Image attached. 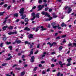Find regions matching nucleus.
Returning a JSON list of instances; mask_svg holds the SVG:
<instances>
[{"instance_id": "1", "label": "nucleus", "mask_w": 76, "mask_h": 76, "mask_svg": "<svg viewBox=\"0 0 76 76\" xmlns=\"http://www.w3.org/2000/svg\"><path fill=\"white\" fill-rule=\"evenodd\" d=\"M17 34V31L15 32H10L8 33V35H13V34Z\"/></svg>"}, {"instance_id": "2", "label": "nucleus", "mask_w": 76, "mask_h": 76, "mask_svg": "<svg viewBox=\"0 0 76 76\" xmlns=\"http://www.w3.org/2000/svg\"><path fill=\"white\" fill-rule=\"evenodd\" d=\"M24 8H21L20 10V11L19 12V13L20 14H23L24 13Z\"/></svg>"}, {"instance_id": "3", "label": "nucleus", "mask_w": 76, "mask_h": 76, "mask_svg": "<svg viewBox=\"0 0 76 76\" xmlns=\"http://www.w3.org/2000/svg\"><path fill=\"white\" fill-rule=\"evenodd\" d=\"M72 11V10L71 9L70 7H69L67 10V13H68V14L70 13Z\"/></svg>"}, {"instance_id": "4", "label": "nucleus", "mask_w": 76, "mask_h": 76, "mask_svg": "<svg viewBox=\"0 0 76 76\" xmlns=\"http://www.w3.org/2000/svg\"><path fill=\"white\" fill-rule=\"evenodd\" d=\"M44 8V5H39L38 6V8H39V10H41L42 8Z\"/></svg>"}, {"instance_id": "5", "label": "nucleus", "mask_w": 76, "mask_h": 76, "mask_svg": "<svg viewBox=\"0 0 76 76\" xmlns=\"http://www.w3.org/2000/svg\"><path fill=\"white\" fill-rule=\"evenodd\" d=\"M42 15H48V13H47V12L44 11H42Z\"/></svg>"}, {"instance_id": "6", "label": "nucleus", "mask_w": 76, "mask_h": 76, "mask_svg": "<svg viewBox=\"0 0 76 76\" xmlns=\"http://www.w3.org/2000/svg\"><path fill=\"white\" fill-rule=\"evenodd\" d=\"M53 18L52 17H50V18H49V19L48 18H45V21H50Z\"/></svg>"}, {"instance_id": "7", "label": "nucleus", "mask_w": 76, "mask_h": 76, "mask_svg": "<svg viewBox=\"0 0 76 76\" xmlns=\"http://www.w3.org/2000/svg\"><path fill=\"white\" fill-rule=\"evenodd\" d=\"M33 35H32V34H30L28 35V37L29 38V39H31L32 38H33Z\"/></svg>"}, {"instance_id": "8", "label": "nucleus", "mask_w": 76, "mask_h": 76, "mask_svg": "<svg viewBox=\"0 0 76 76\" xmlns=\"http://www.w3.org/2000/svg\"><path fill=\"white\" fill-rule=\"evenodd\" d=\"M8 27V26H4L2 28V29L3 31H5L6 29V28Z\"/></svg>"}, {"instance_id": "9", "label": "nucleus", "mask_w": 76, "mask_h": 76, "mask_svg": "<svg viewBox=\"0 0 76 76\" xmlns=\"http://www.w3.org/2000/svg\"><path fill=\"white\" fill-rule=\"evenodd\" d=\"M61 26H62V27H64V26H65V27H66V24H64V23L63 22L62 23V24H61Z\"/></svg>"}, {"instance_id": "10", "label": "nucleus", "mask_w": 76, "mask_h": 76, "mask_svg": "<svg viewBox=\"0 0 76 76\" xmlns=\"http://www.w3.org/2000/svg\"><path fill=\"white\" fill-rule=\"evenodd\" d=\"M35 59V57L34 56H32L31 58V62H34V59Z\"/></svg>"}, {"instance_id": "11", "label": "nucleus", "mask_w": 76, "mask_h": 76, "mask_svg": "<svg viewBox=\"0 0 76 76\" xmlns=\"http://www.w3.org/2000/svg\"><path fill=\"white\" fill-rule=\"evenodd\" d=\"M72 58H70L69 59H67V61L68 62V63H70L71 62V61H72Z\"/></svg>"}, {"instance_id": "12", "label": "nucleus", "mask_w": 76, "mask_h": 76, "mask_svg": "<svg viewBox=\"0 0 76 76\" xmlns=\"http://www.w3.org/2000/svg\"><path fill=\"white\" fill-rule=\"evenodd\" d=\"M12 58V56H11L9 58H7L6 59V60H7V61L8 60H10V59H11V58Z\"/></svg>"}, {"instance_id": "13", "label": "nucleus", "mask_w": 76, "mask_h": 76, "mask_svg": "<svg viewBox=\"0 0 76 76\" xmlns=\"http://www.w3.org/2000/svg\"><path fill=\"white\" fill-rule=\"evenodd\" d=\"M25 31H30V28H28V27H26L24 28Z\"/></svg>"}, {"instance_id": "14", "label": "nucleus", "mask_w": 76, "mask_h": 76, "mask_svg": "<svg viewBox=\"0 0 76 76\" xmlns=\"http://www.w3.org/2000/svg\"><path fill=\"white\" fill-rule=\"evenodd\" d=\"M40 28H41L42 29L41 30V31H44L45 30H46V29H47L46 28H44V26H41L40 27Z\"/></svg>"}, {"instance_id": "15", "label": "nucleus", "mask_w": 76, "mask_h": 76, "mask_svg": "<svg viewBox=\"0 0 76 76\" xmlns=\"http://www.w3.org/2000/svg\"><path fill=\"white\" fill-rule=\"evenodd\" d=\"M25 71L23 72H21V73L20 76H23L25 75Z\"/></svg>"}, {"instance_id": "16", "label": "nucleus", "mask_w": 76, "mask_h": 76, "mask_svg": "<svg viewBox=\"0 0 76 76\" xmlns=\"http://www.w3.org/2000/svg\"><path fill=\"white\" fill-rule=\"evenodd\" d=\"M15 42L17 43V44H20L21 42V41L20 40H17L15 41Z\"/></svg>"}, {"instance_id": "17", "label": "nucleus", "mask_w": 76, "mask_h": 76, "mask_svg": "<svg viewBox=\"0 0 76 76\" xmlns=\"http://www.w3.org/2000/svg\"><path fill=\"white\" fill-rule=\"evenodd\" d=\"M59 26H60L58 24V26H53V28H54V29H56V28H57V27H59Z\"/></svg>"}, {"instance_id": "18", "label": "nucleus", "mask_w": 76, "mask_h": 76, "mask_svg": "<svg viewBox=\"0 0 76 76\" xmlns=\"http://www.w3.org/2000/svg\"><path fill=\"white\" fill-rule=\"evenodd\" d=\"M39 16V13H37V14L36 15V17L37 18H38Z\"/></svg>"}, {"instance_id": "19", "label": "nucleus", "mask_w": 76, "mask_h": 76, "mask_svg": "<svg viewBox=\"0 0 76 76\" xmlns=\"http://www.w3.org/2000/svg\"><path fill=\"white\" fill-rule=\"evenodd\" d=\"M8 29H12L13 28V26H11L10 27H8L7 28Z\"/></svg>"}, {"instance_id": "20", "label": "nucleus", "mask_w": 76, "mask_h": 76, "mask_svg": "<svg viewBox=\"0 0 76 76\" xmlns=\"http://www.w3.org/2000/svg\"><path fill=\"white\" fill-rule=\"evenodd\" d=\"M63 49V46H61L59 47L58 50L59 51H61V50Z\"/></svg>"}, {"instance_id": "21", "label": "nucleus", "mask_w": 76, "mask_h": 76, "mask_svg": "<svg viewBox=\"0 0 76 76\" xmlns=\"http://www.w3.org/2000/svg\"><path fill=\"white\" fill-rule=\"evenodd\" d=\"M14 16L15 17H18V14L16 13L14 14Z\"/></svg>"}, {"instance_id": "22", "label": "nucleus", "mask_w": 76, "mask_h": 76, "mask_svg": "<svg viewBox=\"0 0 76 76\" xmlns=\"http://www.w3.org/2000/svg\"><path fill=\"white\" fill-rule=\"evenodd\" d=\"M5 44H7V45H9V44H11V42H5Z\"/></svg>"}, {"instance_id": "23", "label": "nucleus", "mask_w": 76, "mask_h": 76, "mask_svg": "<svg viewBox=\"0 0 76 76\" xmlns=\"http://www.w3.org/2000/svg\"><path fill=\"white\" fill-rule=\"evenodd\" d=\"M25 18H26V15H23L22 16L21 19H23Z\"/></svg>"}, {"instance_id": "24", "label": "nucleus", "mask_w": 76, "mask_h": 76, "mask_svg": "<svg viewBox=\"0 0 76 76\" xmlns=\"http://www.w3.org/2000/svg\"><path fill=\"white\" fill-rule=\"evenodd\" d=\"M5 13V12H3L2 13L0 12V16H3V14Z\"/></svg>"}, {"instance_id": "25", "label": "nucleus", "mask_w": 76, "mask_h": 76, "mask_svg": "<svg viewBox=\"0 0 76 76\" xmlns=\"http://www.w3.org/2000/svg\"><path fill=\"white\" fill-rule=\"evenodd\" d=\"M31 15L33 16V17H35V14L34 12H33L31 14Z\"/></svg>"}, {"instance_id": "26", "label": "nucleus", "mask_w": 76, "mask_h": 76, "mask_svg": "<svg viewBox=\"0 0 76 76\" xmlns=\"http://www.w3.org/2000/svg\"><path fill=\"white\" fill-rule=\"evenodd\" d=\"M53 45H57V43L56 42H53V43L51 44V46H52Z\"/></svg>"}, {"instance_id": "27", "label": "nucleus", "mask_w": 76, "mask_h": 76, "mask_svg": "<svg viewBox=\"0 0 76 76\" xmlns=\"http://www.w3.org/2000/svg\"><path fill=\"white\" fill-rule=\"evenodd\" d=\"M25 22H28L29 21V19L28 18H25Z\"/></svg>"}, {"instance_id": "28", "label": "nucleus", "mask_w": 76, "mask_h": 76, "mask_svg": "<svg viewBox=\"0 0 76 76\" xmlns=\"http://www.w3.org/2000/svg\"><path fill=\"white\" fill-rule=\"evenodd\" d=\"M2 39L3 41H6L7 40V38H6V37H4Z\"/></svg>"}, {"instance_id": "29", "label": "nucleus", "mask_w": 76, "mask_h": 76, "mask_svg": "<svg viewBox=\"0 0 76 76\" xmlns=\"http://www.w3.org/2000/svg\"><path fill=\"white\" fill-rule=\"evenodd\" d=\"M57 24L55 22H53L51 24V25H52V26H54V25H56Z\"/></svg>"}, {"instance_id": "30", "label": "nucleus", "mask_w": 76, "mask_h": 76, "mask_svg": "<svg viewBox=\"0 0 76 76\" xmlns=\"http://www.w3.org/2000/svg\"><path fill=\"white\" fill-rule=\"evenodd\" d=\"M7 63H4L2 64V66H6L7 65Z\"/></svg>"}, {"instance_id": "31", "label": "nucleus", "mask_w": 76, "mask_h": 76, "mask_svg": "<svg viewBox=\"0 0 76 76\" xmlns=\"http://www.w3.org/2000/svg\"><path fill=\"white\" fill-rule=\"evenodd\" d=\"M25 44H28L29 45L31 44V43H28V41H26L25 42Z\"/></svg>"}, {"instance_id": "32", "label": "nucleus", "mask_w": 76, "mask_h": 76, "mask_svg": "<svg viewBox=\"0 0 76 76\" xmlns=\"http://www.w3.org/2000/svg\"><path fill=\"white\" fill-rule=\"evenodd\" d=\"M10 49V50H12V46H9V47H8Z\"/></svg>"}, {"instance_id": "33", "label": "nucleus", "mask_w": 76, "mask_h": 76, "mask_svg": "<svg viewBox=\"0 0 76 76\" xmlns=\"http://www.w3.org/2000/svg\"><path fill=\"white\" fill-rule=\"evenodd\" d=\"M38 69V67H35L34 68L33 70L34 71H36L37 70V69Z\"/></svg>"}, {"instance_id": "34", "label": "nucleus", "mask_w": 76, "mask_h": 76, "mask_svg": "<svg viewBox=\"0 0 76 76\" xmlns=\"http://www.w3.org/2000/svg\"><path fill=\"white\" fill-rule=\"evenodd\" d=\"M33 50L34 49H31V51H30V54H33Z\"/></svg>"}, {"instance_id": "35", "label": "nucleus", "mask_w": 76, "mask_h": 76, "mask_svg": "<svg viewBox=\"0 0 76 76\" xmlns=\"http://www.w3.org/2000/svg\"><path fill=\"white\" fill-rule=\"evenodd\" d=\"M71 64L70 63L67 64H66V66L68 67L69 66H71Z\"/></svg>"}, {"instance_id": "36", "label": "nucleus", "mask_w": 76, "mask_h": 76, "mask_svg": "<svg viewBox=\"0 0 76 76\" xmlns=\"http://www.w3.org/2000/svg\"><path fill=\"white\" fill-rule=\"evenodd\" d=\"M39 27H37L36 29V32H37V31H38V30H39Z\"/></svg>"}, {"instance_id": "37", "label": "nucleus", "mask_w": 76, "mask_h": 76, "mask_svg": "<svg viewBox=\"0 0 76 76\" xmlns=\"http://www.w3.org/2000/svg\"><path fill=\"white\" fill-rule=\"evenodd\" d=\"M61 74L60 72H58L57 74V76H60V75Z\"/></svg>"}, {"instance_id": "38", "label": "nucleus", "mask_w": 76, "mask_h": 76, "mask_svg": "<svg viewBox=\"0 0 76 76\" xmlns=\"http://www.w3.org/2000/svg\"><path fill=\"white\" fill-rule=\"evenodd\" d=\"M47 44H48L49 45H50V47H51V42H48L47 43Z\"/></svg>"}, {"instance_id": "39", "label": "nucleus", "mask_w": 76, "mask_h": 76, "mask_svg": "<svg viewBox=\"0 0 76 76\" xmlns=\"http://www.w3.org/2000/svg\"><path fill=\"white\" fill-rule=\"evenodd\" d=\"M3 43H1L0 44V47H3Z\"/></svg>"}, {"instance_id": "40", "label": "nucleus", "mask_w": 76, "mask_h": 76, "mask_svg": "<svg viewBox=\"0 0 76 76\" xmlns=\"http://www.w3.org/2000/svg\"><path fill=\"white\" fill-rule=\"evenodd\" d=\"M20 69V68H15V70H19Z\"/></svg>"}, {"instance_id": "41", "label": "nucleus", "mask_w": 76, "mask_h": 76, "mask_svg": "<svg viewBox=\"0 0 76 76\" xmlns=\"http://www.w3.org/2000/svg\"><path fill=\"white\" fill-rule=\"evenodd\" d=\"M38 2L39 3H41L42 2V1L41 0H39Z\"/></svg>"}, {"instance_id": "42", "label": "nucleus", "mask_w": 76, "mask_h": 76, "mask_svg": "<svg viewBox=\"0 0 76 76\" xmlns=\"http://www.w3.org/2000/svg\"><path fill=\"white\" fill-rule=\"evenodd\" d=\"M73 46H74V47H76V43H73Z\"/></svg>"}, {"instance_id": "43", "label": "nucleus", "mask_w": 76, "mask_h": 76, "mask_svg": "<svg viewBox=\"0 0 76 76\" xmlns=\"http://www.w3.org/2000/svg\"><path fill=\"white\" fill-rule=\"evenodd\" d=\"M59 64L60 65H62V62L61 61H59Z\"/></svg>"}, {"instance_id": "44", "label": "nucleus", "mask_w": 76, "mask_h": 76, "mask_svg": "<svg viewBox=\"0 0 76 76\" xmlns=\"http://www.w3.org/2000/svg\"><path fill=\"white\" fill-rule=\"evenodd\" d=\"M61 37L62 38H65V37H66V35H62Z\"/></svg>"}, {"instance_id": "45", "label": "nucleus", "mask_w": 76, "mask_h": 76, "mask_svg": "<svg viewBox=\"0 0 76 76\" xmlns=\"http://www.w3.org/2000/svg\"><path fill=\"white\" fill-rule=\"evenodd\" d=\"M68 7H69V6H68L65 7H64L65 9V10H67V9L68 8Z\"/></svg>"}, {"instance_id": "46", "label": "nucleus", "mask_w": 76, "mask_h": 76, "mask_svg": "<svg viewBox=\"0 0 76 76\" xmlns=\"http://www.w3.org/2000/svg\"><path fill=\"white\" fill-rule=\"evenodd\" d=\"M4 3V2H1V3H0V5H3Z\"/></svg>"}, {"instance_id": "47", "label": "nucleus", "mask_w": 76, "mask_h": 76, "mask_svg": "<svg viewBox=\"0 0 76 76\" xmlns=\"http://www.w3.org/2000/svg\"><path fill=\"white\" fill-rule=\"evenodd\" d=\"M60 39V37H57L56 38V39Z\"/></svg>"}, {"instance_id": "48", "label": "nucleus", "mask_w": 76, "mask_h": 76, "mask_svg": "<svg viewBox=\"0 0 76 76\" xmlns=\"http://www.w3.org/2000/svg\"><path fill=\"white\" fill-rule=\"evenodd\" d=\"M20 23V24H24V22H23L22 21H21Z\"/></svg>"}, {"instance_id": "49", "label": "nucleus", "mask_w": 76, "mask_h": 76, "mask_svg": "<svg viewBox=\"0 0 76 76\" xmlns=\"http://www.w3.org/2000/svg\"><path fill=\"white\" fill-rule=\"evenodd\" d=\"M48 10V8H46L45 9V11H47V10Z\"/></svg>"}, {"instance_id": "50", "label": "nucleus", "mask_w": 76, "mask_h": 76, "mask_svg": "<svg viewBox=\"0 0 76 76\" xmlns=\"http://www.w3.org/2000/svg\"><path fill=\"white\" fill-rule=\"evenodd\" d=\"M57 15H54L53 16V18H57Z\"/></svg>"}, {"instance_id": "51", "label": "nucleus", "mask_w": 76, "mask_h": 76, "mask_svg": "<svg viewBox=\"0 0 76 76\" xmlns=\"http://www.w3.org/2000/svg\"><path fill=\"white\" fill-rule=\"evenodd\" d=\"M45 63V61H41V63H42V64H43V63Z\"/></svg>"}, {"instance_id": "52", "label": "nucleus", "mask_w": 76, "mask_h": 76, "mask_svg": "<svg viewBox=\"0 0 76 76\" xmlns=\"http://www.w3.org/2000/svg\"><path fill=\"white\" fill-rule=\"evenodd\" d=\"M7 6H8V5L7 4H5L4 5V6L5 7H7Z\"/></svg>"}, {"instance_id": "53", "label": "nucleus", "mask_w": 76, "mask_h": 76, "mask_svg": "<svg viewBox=\"0 0 76 76\" xmlns=\"http://www.w3.org/2000/svg\"><path fill=\"white\" fill-rule=\"evenodd\" d=\"M49 12H52V9H50L49 10Z\"/></svg>"}, {"instance_id": "54", "label": "nucleus", "mask_w": 76, "mask_h": 76, "mask_svg": "<svg viewBox=\"0 0 76 76\" xmlns=\"http://www.w3.org/2000/svg\"><path fill=\"white\" fill-rule=\"evenodd\" d=\"M72 45V43H69L68 44V46H70Z\"/></svg>"}, {"instance_id": "55", "label": "nucleus", "mask_w": 76, "mask_h": 76, "mask_svg": "<svg viewBox=\"0 0 76 76\" xmlns=\"http://www.w3.org/2000/svg\"><path fill=\"white\" fill-rule=\"evenodd\" d=\"M35 19V17H33V18H32L31 20H34V19Z\"/></svg>"}, {"instance_id": "56", "label": "nucleus", "mask_w": 76, "mask_h": 76, "mask_svg": "<svg viewBox=\"0 0 76 76\" xmlns=\"http://www.w3.org/2000/svg\"><path fill=\"white\" fill-rule=\"evenodd\" d=\"M58 29H62V28L61 27H58Z\"/></svg>"}, {"instance_id": "57", "label": "nucleus", "mask_w": 76, "mask_h": 76, "mask_svg": "<svg viewBox=\"0 0 76 76\" xmlns=\"http://www.w3.org/2000/svg\"><path fill=\"white\" fill-rule=\"evenodd\" d=\"M39 45H40V44H38L37 46V48H39Z\"/></svg>"}, {"instance_id": "58", "label": "nucleus", "mask_w": 76, "mask_h": 76, "mask_svg": "<svg viewBox=\"0 0 76 76\" xmlns=\"http://www.w3.org/2000/svg\"><path fill=\"white\" fill-rule=\"evenodd\" d=\"M54 64H52L51 65V67H54Z\"/></svg>"}, {"instance_id": "59", "label": "nucleus", "mask_w": 76, "mask_h": 76, "mask_svg": "<svg viewBox=\"0 0 76 76\" xmlns=\"http://www.w3.org/2000/svg\"><path fill=\"white\" fill-rule=\"evenodd\" d=\"M22 58H25V55H23L22 56Z\"/></svg>"}, {"instance_id": "60", "label": "nucleus", "mask_w": 76, "mask_h": 76, "mask_svg": "<svg viewBox=\"0 0 76 76\" xmlns=\"http://www.w3.org/2000/svg\"><path fill=\"white\" fill-rule=\"evenodd\" d=\"M42 74H43V75H44V74H45V71H43L42 72Z\"/></svg>"}, {"instance_id": "61", "label": "nucleus", "mask_w": 76, "mask_h": 76, "mask_svg": "<svg viewBox=\"0 0 76 76\" xmlns=\"http://www.w3.org/2000/svg\"><path fill=\"white\" fill-rule=\"evenodd\" d=\"M48 18H50V15H48H48H46Z\"/></svg>"}, {"instance_id": "62", "label": "nucleus", "mask_w": 76, "mask_h": 76, "mask_svg": "<svg viewBox=\"0 0 76 76\" xmlns=\"http://www.w3.org/2000/svg\"><path fill=\"white\" fill-rule=\"evenodd\" d=\"M6 76H12L10 75H9V74H6Z\"/></svg>"}, {"instance_id": "63", "label": "nucleus", "mask_w": 76, "mask_h": 76, "mask_svg": "<svg viewBox=\"0 0 76 76\" xmlns=\"http://www.w3.org/2000/svg\"><path fill=\"white\" fill-rule=\"evenodd\" d=\"M10 6H9L7 7V9L8 10H9L10 9Z\"/></svg>"}, {"instance_id": "64", "label": "nucleus", "mask_w": 76, "mask_h": 76, "mask_svg": "<svg viewBox=\"0 0 76 76\" xmlns=\"http://www.w3.org/2000/svg\"><path fill=\"white\" fill-rule=\"evenodd\" d=\"M66 40L65 39H64L63 41V42L64 43V42H66Z\"/></svg>"}]
</instances>
